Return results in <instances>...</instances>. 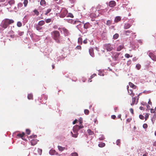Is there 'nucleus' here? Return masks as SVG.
<instances>
[{"instance_id":"nucleus-43","label":"nucleus","mask_w":156,"mask_h":156,"mask_svg":"<svg viewBox=\"0 0 156 156\" xmlns=\"http://www.w3.org/2000/svg\"><path fill=\"white\" fill-rule=\"evenodd\" d=\"M149 114H148V113H146V115H145V121H146L147 119L148 118L149 116Z\"/></svg>"},{"instance_id":"nucleus-1","label":"nucleus","mask_w":156,"mask_h":156,"mask_svg":"<svg viewBox=\"0 0 156 156\" xmlns=\"http://www.w3.org/2000/svg\"><path fill=\"white\" fill-rule=\"evenodd\" d=\"M14 23V21L12 19H5L2 21L1 26L4 29H6L9 25L12 24Z\"/></svg>"},{"instance_id":"nucleus-4","label":"nucleus","mask_w":156,"mask_h":156,"mask_svg":"<svg viewBox=\"0 0 156 156\" xmlns=\"http://www.w3.org/2000/svg\"><path fill=\"white\" fill-rule=\"evenodd\" d=\"M104 48L107 51H112L113 49V46L110 44H106L104 45Z\"/></svg>"},{"instance_id":"nucleus-37","label":"nucleus","mask_w":156,"mask_h":156,"mask_svg":"<svg viewBox=\"0 0 156 156\" xmlns=\"http://www.w3.org/2000/svg\"><path fill=\"white\" fill-rule=\"evenodd\" d=\"M17 25L18 27H20L22 26V24L20 22H18L17 23Z\"/></svg>"},{"instance_id":"nucleus-16","label":"nucleus","mask_w":156,"mask_h":156,"mask_svg":"<svg viewBox=\"0 0 156 156\" xmlns=\"http://www.w3.org/2000/svg\"><path fill=\"white\" fill-rule=\"evenodd\" d=\"M40 4L41 5L45 6L46 5V2L45 0H41Z\"/></svg>"},{"instance_id":"nucleus-14","label":"nucleus","mask_w":156,"mask_h":156,"mask_svg":"<svg viewBox=\"0 0 156 156\" xmlns=\"http://www.w3.org/2000/svg\"><path fill=\"white\" fill-rule=\"evenodd\" d=\"M121 18L119 16H117L115 18L114 21L115 23H117L119 21H120L121 20Z\"/></svg>"},{"instance_id":"nucleus-15","label":"nucleus","mask_w":156,"mask_h":156,"mask_svg":"<svg viewBox=\"0 0 156 156\" xmlns=\"http://www.w3.org/2000/svg\"><path fill=\"white\" fill-rule=\"evenodd\" d=\"M58 147L59 150L61 151H62L64 150H67V149L65 147H63L60 146H58Z\"/></svg>"},{"instance_id":"nucleus-29","label":"nucleus","mask_w":156,"mask_h":156,"mask_svg":"<svg viewBox=\"0 0 156 156\" xmlns=\"http://www.w3.org/2000/svg\"><path fill=\"white\" fill-rule=\"evenodd\" d=\"M28 1L27 0H24L23 3L24 4V6L25 7H26L27 6V5L28 3Z\"/></svg>"},{"instance_id":"nucleus-62","label":"nucleus","mask_w":156,"mask_h":156,"mask_svg":"<svg viewBox=\"0 0 156 156\" xmlns=\"http://www.w3.org/2000/svg\"><path fill=\"white\" fill-rule=\"evenodd\" d=\"M104 137H100L99 138V140H104Z\"/></svg>"},{"instance_id":"nucleus-60","label":"nucleus","mask_w":156,"mask_h":156,"mask_svg":"<svg viewBox=\"0 0 156 156\" xmlns=\"http://www.w3.org/2000/svg\"><path fill=\"white\" fill-rule=\"evenodd\" d=\"M139 108L140 110H144V108L142 106L140 107Z\"/></svg>"},{"instance_id":"nucleus-8","label":"nucleus","mask_w":156,"mask_h":156,"mask_svg":"<svg viewBox=\"0 0 156 156\" xmlns=\"http://www.w3.org/2000/svg\"><path fill=\"white\" fill-rule=\"evenodd\" d=\"M116 3L114 1H111L109 2V6L111 7H113L115 6Z\"/></svg>"},{"instance_id":"nucleus-41","label":"nucleus","mask_w":156,"mask_h":156,"mask_svg":"<svg viewBox=\"0 0 156 156\" xmlns=\"http://www.w3.org/2000/svg\"><path fill=\"white\" fill-rule=\"evenodd\" d=\"M30 133V130L28 129H26V133L28 134L29 135Z\"/></svg>"},{"instance_id":"nucleus-12","label":"nucleus","mask_w":156,"mask_h":156,"mask_svg":"<svg viewBox=\"0 0 156 156\" xmlns=\"http://www.w3.org/2000/svg\"><path fill=\"white\" fill-rule=\"evenodd\" d=\"M37 142V139H33L31 140L30 143L31 145L34 146L36 144Z\"/></svg>"},{"instance_id":"nucleus-10","label":"nucleus","mask_w":156,"mask_h":156,"mask_svg":"<svg viewBox=\"0 0 156 156\" xmlns=\"http://www.w3.org/2000/svg\"><path fill=\"white\" fill-rule=\"evenodd\" d=\"M128 92L129 94L132 97H133L135 95V94L133 93L132 90H129L128 89Z\"/></svg>"},{"instance_id":"nucleus-46","label":"nucleus","mask_w":156,"mask_h":156,"mask_svg":"<svg viewBox=\"0 0 156 156\" xmlns=\"http://www.w3.org/2000/svg\"><path fill=\"white\" fill-rule=\"evenodd\" d=\"M67 16L70 17L72 18H73L74 17L73 14H72L71 13H69L68 14V15Z\"/></svg>"},{"instance_id":"nucleus-59","label":"nucleus","mask_w":156,"mask_h":156,"mask_svg":"<svg viewBox=\"0 0 156 156\" xmlns=\"http://www.w3.org/2000/svg\"><path fill=\"white\" fill-rule=\"evenodd\" d=\"M83 43L84 44H86L87 43V40L85 39L83 41Z\"/></svg>"},{"instance_id":"nucleus-52","label":"nucleus","mask_w":156,"mask_h":156,"mask_svg":"<svg viewBox=\"0 0 156 156\" xmlns=\"http://www.w3.org/2000/svg\"><path fill=\"white\" fill-rule=\"evenodd\" d=\"M37 137L36 135H33L30 136L31 138H36Z\"/></svg>"},{"instance_id":"nucleus-21","label":"nucleus","mask_w":156,"mask_h":156,"mask_svg":"<svg viewBox=\"0 0 156 156\" xmlns=\"http://www.w3.org/2000/svg\"><path fill=\"white\" fill-rule=\"evenodd\" d=\"M87 132L88 134L90 135H93L94 134V133L90 129H88L87 130Z\"/></svg>"},{"instance_id":"nucleus-45","label":"nucleus","mask_w":156,"mask_h":156,"mask_svg":"<svg viewBox=\"0 0 156 156\" xmlns=\"http://www.w3.org/2000/svg\"><path fill=\"white\" fill-rule=\"evenodd\" d=\"M37 151L38 152V154L40 155H41L42 152V150L41 149H38L37 150Z\"/></svg>"},{"instance_id":"nucleus-53","label":"nucleus","mask_w":156,"mask_h":156,"mask_svg":"<svg viewBox=\"0 0 156 156\" xmlns=\"http://www.w3.org/2000/svg\"><path fill=\"white\" fill-rule=\"evenodd\" d=\"M24 34V32H19V35L20 36H21L22 35Z\"/></svg>"},{"instance_id":"nucleus-58","label":"nucleus","mask_w":156,"mask_h":156,"mask_svg":"<svg viewBox=\"0 0 156 156\" xmlns=\"http://www.w3.org/2000/svg\"><path fill=\"white\" fill-rule=\"evenodd\" d=\"M111 118L113 119H115L116 118V116L115 115H113L111 116Z\"/></svg>"},{"instance_id":"nucleus-11","label":"nucleus","mask_w":156,"mask_h":156,"mask_svg":"<svg viewBox=\"0 0 156 156\" xmlns=\"http://www.w3.org/2000/svg\"><path fill=\"white\" fill-rule=\"evenodd\" d=\"M89 52L90 54L92 57H94V50L92 48H91L89 49Z\"/></svg>"},{"instance_id":"nucleus-35","label":"nucleus","mask_w":156,"mask_h":156,"mask_svg":"<svg viewBox=\"0 0 156 156\" xmlns=\"http://www.w3.org/2000/svg\"><path fill=\"white\" fill-rule=\"evenodd\" d=\"M78 42L80 44H82V39L81 37H79L78 39Z\"/></svg>"},{"instance_id":"nucleus-5","label":"nucleus","mask_w":156,"mask_h":156,"mask_svg":"<svg viewBox=\"0 0 156 156\" xmlns=\"http://www.w3.org/2000/svg\"><path fill=\"white\" fill-rule=\"evenodd\" d=\"M139 94L136 97H132V102L131 104V105H136L137 104L138 101L139 100Z\"/></svg>"},{"instance_id":"nucleus-20","label":"nucleus","mask_w":156,"mask_h":156,"mask_svg":"<svg viewBox=\"0 0 156 156\" xmlns=\"http://www.w3.org/2000/svg\"><path fill=\"white\" fill-rule=\"evenodd\" d=\"M25 133L24 132H23L22 133H18L17 135V136L19 138H22L23 137Z\"/></svg>"},{"instance_id":"nucleus-24","label":"nucleus","mask_w":156,"mask_h":156,"mask_svg":"<svg viewBox=\"0 0 156 156\" xmlns=\"http://www.w3.org/2000/svg\"><path fill=\"white\" fill-rule=\"evenodd\" d=\"M55 150H51L49 152V154L51 155H53L55 154Z\"/></svg>"},{"instance_id":"nucleus-19","label":"nucleus","mask_w":156,"mask_h":156,"mask_svg":"<svg viewBox=\"0 0 156 156\" xmlns=\"http://www.w3.org/2000/svg\"><path fill=\"white\" fill-rule=\"evenodd\" d=\"M119 54L117 53V52H115L113 54V56H114V58H115V60H116L117 58L119 56Z\"/></svg>"},{"instance_id":"nucleus-30","label":"nucleus","mask_w":156,"mask_h":156,"mask_svg":"<svg viewBox=\"0 0 156 156\" xmlns=\"http://www.w3.org/2000/svg\"><path fill=\"white\" fill-rule=\"evenodd\" d=\"M132 31L130 30H127L125 31V34L126 35H129V34L131 33Z\"/></svg>"},{"instance_id":"nucleus-23","label":"nucleus","mask_w":156,"mask_h":156,"mask_svg":"<svg viewBox=\"0 0 156 156\" xmlns=\"http://www.w3.org/2000/svg\"><path fill=\"white\" fill-rule=\"evenodd\" d=\"M45 24V22L44 20H41L38 23V25L40 26H42Z\"/></svg>"},{"instance_id":"nucleus-44","label":"nucleus","mask_w":156,"mask_h":156,"mask_svg":"<svg viewBox=\"0 0 156 156\" xmlns=\"http://www.w3.org/2000/svg\"><path fill=\"white\" fill-rule=\"evenodd\" d=\"M71 155L72 156H78V154L76 152L73 153Z\"/></svg>"},{"instance_id":"nucleus-33","label":"nucleus","mask_w":156,"mask_h":156,"mask_svg":"<svg viewBox=\"0 0 156 156\" xmlns=\"http://www.w3.org/2000/svg\"><path fill=\"white\" fill-rule=\"evenodd\" d=\"M36 29L38 30H41L42 29V27H41L40 26L38 25H37L36 26Z\"/></svg>"},{"instance_id":"nucleus-54","label":"nucleus","mask_w":156,"mask_h":156,"mask_svg":"<svg viewBox=\"0 0 156 156\" xmlns=\"http://www.w3.org/2000/svg\"><path fill=\"white\" fill-rule=\"evenodd\" d=\"M129 111L132 114H133V108H131L130 109V110H129Z\"/></svg>"},{"instance_id":"nucleus-63","label":"nucleus","mask_w":156,"mask_h":156,"mask_svg":"<svg viewBox=\"0 0 156 156\" xmlns=\"http://www.w3.org/2000/svg\"><path fill=\"white\" fill-rule=\"evenodd\" d=\"M121 114H120L118 115V117L119 118L121 119L122 120V119L121 118Z\"/></svg>"},{"instance_id":"nucleus-47","label":"nucleus","mask_w":156,"mask_h":156,"mask_svg":"<svg viewBox=\"0 0 156 156\" xmlns=\"http://www.w3.org/2000/svg\"><path fill=\"white\" fill-rule=\"evenodd\" d=\"M96 76V74L94 73L93 75H92L90 77V80H91L92 78H93V77H95V76Z\"/></svg>"},{"instance_id":"nucleus-48","label":"nucleus","mask_w":156,"mask_h":156,"mask_svg":"<svg viewBox=\"0 0 156 156\" xmlns=\"http://www.w3.org/2000/svg\"><path fill=\"white\" fill-rule=\"evenodd\" d=\"M147 124L145 123L143 125V127L144 128V129L147 128Z\"/></svg>"},{"instance_id":"nucleus-56","label":"nucleus","mask_w":156,"mask_h":156,"mask_svg":"<svg viewBox=\"0 0 156 156\" xmlns=\"http://www.w3.org/2000/svg\"><path fill=\"white\" fill-rule=\"evenodd\" d=\"M94 122L96 124H98V121L97 119H94Z\"/></svg>"},{"instance_id":"nucleus-34","label":"nucleus","mask_w":156,"mask_h":156,"mask_svg":"<svg viewBox=\"0 0 156 156\" xmlns=\"http://www.w3.org/2000/svg\"><path fill=\"white\" fill-rule=\"evenodd\" d=\"M33 12H34L35 14L37 16H38L39 14V12L37 9H35L34 10Z\"/></svg>"},{"instance_id":"nucleus-22","label":"nucleus","mask_w":156,"mask_h":156,"mask_svg":"<svg viewBox=\"0 0 156 156\" xmlns=\"http://www.w3.org/2000/svg\"><path fill=\"white\" fill-rule=\"evenodd\" d=\"M124 48L123 45H121L119 46L117 48V51H121L122 49H123Z\"/></svg>"},{"instance_id":"nucleus-36","label":"nucleus","mask_w":156,"mask_h":156,"mask_svg":"<svg viewBox=\"0 0 156 156\" xmlns=\"http://www.w3.org/2000/svg\"><path fill=\"white\" fill-rule=\"evenodd\" d=\"M116 144L117 145L120 146L121 144L120 140L118 139L116 141Z\"/></svg>"},{"instance_id":"nucleus-18","label":"nucleus","mask_w":156,"mask_h":156,"mask_svg":"<svg viewBox=\"0 0 156 156\" xmlns=\"http://www.w3.org/2000/svg\"><path fill=\"white\" fill-rule=\"evenodd\" d=\"M156 118V112H155L154 113V114L152 118H151V121L153 123H154L155 120V119Z\"/></svg>"},{"instance_id":"nucleus-17","label":"nucleus","mask_w":156,"mask_h":156,"mask_svg":"<svg viewBox=\"0 0 156 156\" xmlns=\"http://www.w3.org/2000/svg\"><path fill=\"white\" fill-rule=\"evenodd\" d=\"M129 85L130 87L132 88L133 89H135L136 88V86L131 82H129Z\"/></svg>"},{"instance_id":"nucleus-6","label":"nucleus","mask_w":156,"mask_h":156,"mask_svg":"<svg viewBox=\"0 0 156 156\" xmlns=\"http://www.w3.org/2000/svg\"><path fill=\"white\" fill-rule=\"evenodd\" d=\"M68 13L67 10L65 9H62L60 12V17L62 18H63L65 17Z\"/></svg>"},{"instance_id":"nucleus-31","label":"nucleus","mask_w":156,"mask_h":156,"mask_svg":"<svg viewBox=\"0 0 156 156\" xmlns=\"http://www.w3.org/2000/svg\"><path fill=\"white\" fill-rule=\"evenodd\" d=\"M15 2L14 0H10L9 1L8 3L10 5H12L13 4H14Z\"/></svg>"},{"instance_id":"nucleus-55","label":"nucleus","mask_w":156,"mask_h":156,"mask_svg":"<svg viewBox=\"0 0 156 156\" xmlns=\"http://www.w3.org/2000/svg\"><path fill=\"white\" fill-rule=\"evenodd\" d=\"M131 120H132L131 118H128L126 119V121L127 122H130Z\"/></svg>"},{"instance_id":"nucleus-3","label":"nucleus","mask_w":156,"mask_h":156,"mask_svg":"<svg viewBox=\"0 0 156 156\" xmlns=\"http://www.w3.org/2000/svg\"><path fill=\"white\" fill-rule=\"evenodd\" d=\"M83 128V126L82 125H81L80 126L78 125H76L74 126L73 128V132L74 133V135H73V137L75 138L77 137L78 135V130Z\"/></svg>"},{"instance_id":"nucleus-32","label":"nucleus","mask_w":156,"mask_h":156,"mask_svg":"<svg viewBox=\"0 0 156 156\" xmlns=\"http://www.w3.org/2000/svg\"><path fill=\"white\" fill-rule=\"evenodd\" d=\"M51 10V9H48L46 11L45 13V15H47L50 12Z\"/></svg>"},{"instance_id":"nucleus-57","label":"nucleus","mask_w":156,"mask_h":156,"mask_svg":"<svg viewBox=\"0 0 156 156\" xmlns=\"http://www.w3.org/2000/svg\"><path fill=\"white\" fill-rule=\"evenodd\" d=\"M151 113H154L155 112H156L154 111V110L153 109H151Z\"/></svg>"},{"instance_id":"nucleus-61","label":"nucleus","mask_w":156,"mask_h":156,"mask_svg":"<svg viewBox=\"0 0 156 156\" xmlns=\"http://www.w3.org/2000/svg\"><path fill=\"white\" fill-rule=\"evenodd\" d=\"M77 120L76 119L73 122V124H76V122H77Z\"/></svg>"},{"instance_id":"nucleus-64","label":"nucleus","mask_w":156,"mask_h":156,"mask_svg":"<svg viewBox=\"0 0 156 156\" xmlns=\"http://www.w3.org/2000/svg\"><path fill=\"white\" fill-rule=\"evenodd\" d=\"M153 145L154 146H156V141L154 142V143Z\"/></svg>"},{"instance_id":"nucleus-27","label":"nucleus","mask_w":156,"mask_h":156,"mask_svg":"<svg viewBox=\"0 0 156 156\" xmlns=\"http://www.w3.org/2000/svg\"><path fill=\"white\" fill-rule=\"evenodd\" d=\"M119 37V34H118L116 33L113 35V39H116L118 38Z\"/></svg>"},{"instance_id":"nucleus-38","label":"nucleus","mask_w":156,"mask_h":156,"mask_svg":"<svg viewBox=\"0 0 156 156\" xmlns=\"http://www.w3.org/2000/svg\"><path fill=\"white\" fill-rule=\"evenodd\" d=\"M84 113L87 115L89 114V111L88 109H85L84 111Z\"/></svg>"},{"instance_id":"nucleus-7","label":"nucleus","mask_w":156,"mask_h":156,"mask_svg":"<svg viewBox=\"0 0 156 156\" xmlns=\"http://www.w3.org/2000/svg\"><path fill=\"white\" fill-rule=\"evenodd\" d=\"M149 56L153 60L156 61V56L152 53L150 52L149 53Z\"/></svg>"},{"instance_id":"nucleus-49","label":"nucleus","mask_w":156,"mask_h":156,"mask_svg":"<svg viewBox=\"0 0 156 156\" xmlns=\"http://www.w3.org/2000/svg\"><path fill=\"white\" fill-rule=\"evenodd\" d=\"M139 118H140L142 120H143L144 119V117L143 115H139Z\"/></svg>"},{"instance_id":"nucleus-2","label":"nucleus","mask_w":156,"mask_h":156,"mask_svg":"<svg viewBox=\"0 0 156 156\" xmlns=\"http://www.w3.org/2000/svg\"><path fill=\"white\" fill-rule=\"evenodd\" d=\"M52 37L58 43H60V35L59 32L57 30L54 31L51 33Z\"/></svg>"},{"instance_id":"nucleus-25","label":"nucleus","mask_w":156,"mask_h":156,"mask_svg":"<svg viewBox=\"0 0 156 156\" xmlns=\"http://www.w3.org/2000/svg\"><path fill=\"white\" fill-rule=\"evenodd\" d=\"M112 21L111 20H108L107 21L106 24L108 26H110L112 24Z\"/></svg>"},{"instance_id":"nucleus-26","label":"nucleus","mask_w":156,"mask_h":156,"mask_svg":"<svg viewBox=\"0 0 156 156\" xmlns=\"http://www.w3.org/2000/svg\"><path fill=\"white\" fill-rule=\"evenodd\" d=\"M105 146V144L104 143L101 142L98 144V146L100 147H103Z\"/></svg>"},{"instance_id":"nucleus-9","label":"nucleus","mask_w":156,"mask_h":156,"mask_svg":"<svg viewBox=\"0 0 156 156\" xmlns=\"http://www.w3.org/2000/svg\"><path fill=\"white\" fill-rule=\"evenodd\" d=\"M84 28L85 29H87L91 27H92V26L89 23L87 22L84 24L83 25Z\"/></svg>"},{"instance_id":"nucleus-39","label":"nucleus","mask_w":156,"mask_h":156,"mask_svg":"<svg viewBox=\"0 0 156 156\" xmlns=\"http://www.w3.org/2000/svg\"><path fill=\"white\" fill-rule=\"evenodd\" d=\"M136 67L138 70H139L141 68V66L140 64H137L136 65Z\"/></svg>"},{"instance_id":"nucleus-28","label":"nucleus","mask_w":156,"mask_h":156,"mask_svg":"<svg viewBox=\"0 0 156 156\" xmlns=\"http://www.w3.org/2000/svg\"><path fill=\"white\" fill-rule=\"evenodd\" d=\"M28 98L29 99H33V95L32 94H28L27 96Z\"/></svg>"},{"instance_id":"nucleus-42","label":"nucleus","mask_w":156,"mask_h":156,"mask_svg":"<svg viewBox=\"0 0 156 156\" xmlns=\"http://www.w3.org/2000/svg\"><path fill=\"white\" fill-rule=\"evenodd\" d=\"M90 16L91 17H96V15L94 13H91L90 15Z\"/></svg>"},{"instance_id":"nucleus-13","label":"nucleus","mask_w":156,"mask_h":156,"mask_svg":"<svg viewBox=\"0 0 156 156\" xmlns=\"http://www.w3.org/2000/svg\"><path fill=\"white\" fill-rule=\"evenodd\" d=\"M131 25L128 23H126L124 25V29H128L131 26Z\"/></svg>"},{"instance_id":"nucleus-51","label":"nucleus","mask_w":156,"mask_h":156,"mask_svg":"<svg viewBox=\"0 0 156 156\" xmlns=\"http://www.w3.org/2000/svg\"><path fill=\"white\" fill-rule=\"evenodd\" d=\"M125 56L126 58H129L130 57L129 55V54H127V53L125 54Z\"/></svg>"},{"instance_id":"nucleus-40","label":"nucleus","mask_w":156,"mask_h":156,"mask_svg":"<svg viewBox=\"0 0 156 156\" xmlns=\"http://www.w3.org/2000/svg\"><path fill=\"white\" fill-rule=\"evenodd\" d=\"M51 21V19L50 18L48 19L45 20V22L46 23H50Z\"/></svg>"},{"instance_id":"nucleus-50","label":"nucleus","mask_w":156,"mask_h":156,"mask_svg":"<svg viewBox=\"0 0 156 156\" xmlns=\"http://www.w3.org/2000/svg\"><path fill=\"white\" fill-rule=\"evenodd\" d=\"M76 49L79 50H80L81 49V47L80 45H78L76 47Z\"/></svg>"}]
</instances>
